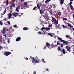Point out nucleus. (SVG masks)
I'll return each instance as SVG.
<instances>
[{"mask_svg":"<svg viewBox=\"0 0 74 74\" xmlns=\"http://www.w3.org/2000/svg\"><path fill=\"white\" fill-rule=\"evenodd\" d=\"M57 38L58 40H59L60 41H61V42H63V43H64V44H68V42H67L66 41L62 40V38H61L58 37Z\"/></svg>","mask_w":74,"mask_h":74,"instance_id":"nucleus-1","label":"nucleus"},{"mask_svg":"<svg viewBox=\"0 0 74 74\" xmlns=\"http://www.w3.org/2000/svg\"><path fill=\"white\" fill-rule=\"evenodd\" d=\"M2 38V36H0V42H1L2 43H3V44H6V41H5V40L4 39L2 38V39L1 40V39Z\"/></svg>","mask_w":74,"mask_h":74,"instance_id":"nucleus-2","label":"nucleus"},{"mask_svg":"<svg viewBox=\"0 0 74 74\" xmlns=\"http://www.w3.org/2000/svg\"><path fill=\"white\" fill-rule=\"evenodd\" d=\"M3 54L4 55H5V56H8V55H10V54H11V53L9 51H5L3 53Z\"/></svg>","mask_w":74,"mask_h":74,"instance_id":"nucleus-3","label":"nucleus"},{"mask_svg":"<svg viewBox=\"0 0 74 74\" xmlns=\"http://www.w3.org/2000/svg\"><path fill=\"white\" fill-rule=\"evenodd\" d=\"M12 15L14 16V17H16L18 15H19V13L18 12H14L12 13Z\"/></svg>","mask_w":74,"mask_h":74,"instance_id":"nucleus-4","label":"nucleus"},{"mask_svg":"<svg viewBox=\"0 0 74 74\" xmlns=\"http://www.w3.org/2000/svg\"><path fill=\"white\" fill-rule=\"evenodd\" d=\"M65 48H66V49L67 51H69V52H70L71 51V50H70V48H71V47H69V46H66V47H65Z\"/></svg>","mask_w":74,"mask_h":74,"instance_id":"nucleus-5","label":"nucleus"},{"mask_svg":"<svg viewBox=\"0 0 74 74\" xmlns=\"http://www.w3.org/2000/svg\"><path fill=\"white\" fill-rule=\"evenodd\" d=\"M12 15V14H11V13H9L8 14V19H10L11 18H12L13 17H11Z\"/></svg>","mask_w":74,"mask_h":74,"instance_id":"nucleus-6","label":"nucleus"},{"mask_svg":"<svg viewBox=\"0 0 74 74\" xmlns=\"http://www.w3.org/2000/svg\"><path fill=\"white\" fill-rule=\"evenodd\" d=\"M20 7H21V6H19L16 8V11H17V12H19V9H20Z\"/></svg>","mask_w":74,"mask_h":74,"instance_id":"nucleus-7","label":"nucleus"},{"mask_svg":"<svg viewBox=\"0 0 74 74\" xmlns=\"http://www.w3.org/2000/svg\"><path fill=\"white\" fill-rule=\"evenodd\" d=\"M46 44L47 47H48V48H49V49H51V47H50V44H49V43L47 42L46 43Z\"/></svg>","mask_w":74,"mask_h":74,"instance_id":"nucleus-8","label":"nucleus"},{"mask_svg":"<svg viewBox=\"0 0 74 74\" xmlns=\"http://www.w3.org/2000/svg\"><path fill=\"white\" fill-rule=\"evenodd\" d=\"M1 32L2 33L4 34V33L5 32V28L4 27H3V29H2L1 30Z\"/></svg>","mask_w":74,"mask_h":74,"instance_id":"nucleus-9","label":"nucleus"},{"mask_svg":"<svg viewBox=\"0 0 74 74\" xmlns=\"http://www.w3.org/2000/svg\"><path fill=\"white\" fill-rule=\"evenodd\" d=\"M33 59H34V60H35V62H36V63H39V62H40V60H37L36 58H34V57H33Z\"/></svg>","mask_w":74,"mask_h":74,"instance_id":"nucleus-10","label":"nucleus"},{"mask_svg":"<svg viewBox=\"0 0 74 74\" xmlns=\"http://www.w3.org/2000/svg\"><path fill=\"white\" fill-rule=\"evenodd\" d=\"M15 7V3H13L11 5L10 7V8H14Z\"/></svg>","mask_w":74,"mask_h":74,"instance_id":"nucleus-11","label":"nucleus"},{"mask_svg":"<svg viewBox=\"0 0 74 74\" xmlns=\"http://www.w3.org/2000/svg\"><path fill=\"white\" fill-rule=\"evenodd\" d=\"M67 24L68 25V26H69V27H70L71 28H73V26L71 25L70 23H67Z\"/></svg>","mask_w":74,"mask_h":74,"instance_id":"nucleus-12","label":"nucleus"},{"mask_svg":"<svg viewBox=\"0 0 74 74\" xmlns=\"http://www.w3.org/2000/svg\"><path fill=\"white\" fill-rule=\"evenodd\" d=\"M6 12H7V10L5 9L4 10V11H3V13H1V15H4V14H5Z\"/></svg>","mask_w":74,"mask_h":74,"instance_id":"nucleus-13","label":"nucleus"},{"mask_svg":"<svg viewBox=\"0 0 74 74\" xmlns=\"http://www.w3.org/2000/svg\"><path fill=\"white\" fill-rule=\"evenodd\" d=\"M21 40V37H18L16 39V41H20Z\"/></svg>","mask_w":74,"mask_h":74,"instance_id":"nucleus-14","label":"nucleus"},{"mask_svg":"<svg viewBox=\"0 0 74 74\" xmlns=\"http://www.w3.org/2000/svg\"><path fill=\"white\" fill-rule=\"evenodd\" d=\"M60 4L62 5V4H63V3H64V0H60Z\"/></svg>","mask_w":74,"mask_h":74,"instance_id":"nucleus-15","label":"nucleus"},{"mask_svg":"<svg viewBox=\"0 0 74 74\" xmlns=\"http://www.w3.org/2000/svg\"><path fill=\"white\" fill-rule=\"evenodd\" d=\"M62 49V52L63 53V54H66V51H65V50L64 49Z\"/></svg>","mask_w":74,"mask_h":74,"instance_id":"nucleus-16","label":"nucleus"},{"mask_svg":"<svg viewBox=\"0 0 74 74\" xmlns=\"http://www.w3.org/2000/svg\"><path fill=\"white\" fill-rule=\"evenodd\" d=\"M51 48H53V47H57V45H53V44H52L51 45Z\"/></svg>","mask_w":74,"mask_h":74,"instance_id":"nucleus-17","label":"nucleus"},{"mask_svg":"<svg viewBox=\"0 0 74 74\" xmlns=\"http://www.w3.org/2000/svg\"><path fill=\"white\" fill-rule=\"evenodd\" d=\"M51 21H52V22H53L54 23H55L56 24H58V20H57L56 21H52V20Z\"/></svg>","mask_w":74,"mask_h":74,"instance_id":"nucleus-18","label":"nucleus"},{"mask_svg":"<svg viewBox=\"0 0 74 74\" xmlns=\"http://www.w3.org/2000/svg\"><path fill=\"white\" fill-rule=\"evenodd\" d=\"M51 21H52V22H53L54 23H55L56 24H58V20H57L56 21H52V20Z\"/></svg>","mask_w":74,"mask_h":74,"instance_id":"nucleus-19","label":"nucleus"},{"mask_svg":"<svg viewBox=\"0 0 74 74\" xmlns=\"http://www.w3.org/2000/svg\"><path fill=\"white\" fill-rule=\"evenodd\" d=\"M58 51H60L61 52H62V49H61L59 47L58 48Z\"/></svg>","mask_w":74,"mask_h":74,"instance_id":"nucleus-20","label":"nucleus"},{"mask_svg":"<svg viewBox=\"0 0 74 74\" xmlns=\"http://www.w3.org/2000/svg\"><path fill=\"white\" fill-rule=\"evenodd\" d=\"M51 17L52 18V19L53 21L54 22H55V21L56 22V21H57V20H56V19L53 18V17H52V16H51Z\"/></svg>","mask_w":74,"mask_h":74,"instance_id":"nucleus-21","label":"nucleus"},{"mask_svg":"<svg viewBox=\"0 0 74 74\" xmlns=\"http://www.w3.org/2000/svg\"><path fill=\"white\" fill-rule=\"evenodd\" d=\"M51 29V28L49 27H46L45 28V30H49Z\"/></svg>","mask_w":74,"mask_h":74,"instance_id":"nucleus-22","label":"nucleus"},{"mask_svg":"<svg viewBox=\"0 0 74 74\" xmlns=\"http://www.w3.org/2000/svg\"><path fill=\"white\" fill-rule=\"evenodd\" d=\"M49 12L50 15H52V13H53V12H52V10H50V11H49Z\"/></svg>","mask_w":74,"mask_h":74,"instance_id":"nucleus-23","label":"nucleus"},{"mask_svg":"<svg viewBox=\"0 0 74 74\" xmlns=\"http://www.w3.org/2000/svg\"><path fill=\"white\" fill-rule=\"evenodd\" d=\"M40 12L41 15H42V14H44V12H42V11H41V10H40Z\"/></svg>","mask_w":74,"mask_h":74,"instance_id":"nucleus-24","label":"nucleus"},{"mask_svg":"<svg viewBox=\"0 0 74 74\" xmlns=\"http://www.w3.org/2000/svg\"><path fill=\"white\" fill-rule=\"evenodd\" d=\"M42 34H47V32L45 31H43Z\"/></svg>","mask_w":74,"mask_h":74,"instance_id":"nucleus-25","label":"nucleus"},{"mask_svg":"<svg viewBox=\"0 0 74 74\" xmlns=\"http://www.w3.org/2000/svg\"><path fill=\"white\" fill-rule=\"evenodd\" d=\"M23 4L25 5H26V6L27 5V2H24Z\"/></svg>","mask_w":74,"mask_h":74,"instance_id":"nucleus-26","label":"nucleus"},{"mask_svg":"<svg viewBox=\"0 0 74 74\" xmlns=\"http://www.w3.org/2000/svg\"><path fill=\"white\" fill-rule=\"evenodd\" d=\"M66 38H70V36H69V35H66Z\"/></svg>","mask_w":74,"mask_h":74,"instance_id":"nucleus-27","label":"nucleus"},{"mask_svg":"<svg viewBox=\"0 0 74 74\" xmlns=\"http://www.w3.org/2000/svg\"><path fill=\"white\" fill-rule=\"evenodd\" d=\"M21 9H23V8H25V6L23 5L21 6Z\"/></svg>","mask_w":74,"mask_h":74,"instance_id":"nucleus-28","label":"nucleus"},{"mask_svg":"<svg viewBox=\"0 0 74 74\" xmlns=\"http://www.w3.org/2000/svg\"><path fill=\"white\" fill-rule=\"evenodd\" d=\"M8 0H6V5H8Z\"/></svg>","mask_w":74,"mask_h":74,"instance_id":"nucleus-29","label":"nucleus"},{"mask_svg":"<svg viewBox=\"0 0 74 74\" xmlns=\"http://www.w3.org/2000/svg\"><path fill=\"white\" fill-rule=\"evenodd\" d=\"M23 30H27V28L26 27H24L23 28Z\"/></svg>","mask_w":74,"mask_h":74,"instance_id":"nucleus-30","label":"nucleus"},{"mask_svg":"<svg viewBox=\"0 0 74 74\" xmlns=\"http://www.w3.org/2000/svg\"><path fill=\"white\" fill-rule=\"evenodd\" d=\"M50 0H46L45 2V3H48V2H49L50 1Z\"/></svg>","mask_w":74,"mask_h":74,"instance_id":"nucleus-31","label":"nucleus"},{"mask_svg":"<svg viewBox=\"0 0 74 74\" xmlns=\"http://www.w3.org/2000/svg\"><path fill=\"white\" fill-rule=\"evenodd\" d=\"M38 34H40V35H41V34H42V33L41 32H38Z\"/></svg>","mask_w":74,"mask_h":74,"instance_id":"nucleus-32","label":"nucleus"},{"mask_svg":"<svg viewBox=\"0 0 74 74\" xmlns=\"http://www.w3.org/2000/svg\"><path fill=\"white\" fill-rule=\"evenodd\" d=\"M37 8V6H36L33 9V10H37V9H36V8Z\"/></svg>","mask_w":74,"mask_h":74,"instance_id":"nucleus-33","label":"nucleus"},{"mask_svg":"<svg viewBox=\"0 0 74 74\" xmlns=\"http://www.w3.org/2000/svg\"><path fill=\"white\" fill-rule=\"evenodd\" d=\"M62 26H63V27L64 28H67V27H66L65 25H62Z\"/></svg>","mask_w":74,"mask_h":74,"instance_id":"nucleus-34","label":"nucleus"},{"mask_svg":"<svg viewBox=\"0 0 74 74\" xmlns=\"http://www.w3.org/2000/svg\"><path fill=\"white\" fill-rule=\"evenodd\" d=\"M37 7L38 8V9H39L40 8V5H39V4H38L37 5Z\"/></svg>","mask_w":74,"mask_h":74,"instance_id":"nucleus-35","label":"nucleus"},{"mask_svg":"<svg viewBox=\"0 0 74 74\" xmlns=\"http://www.w3.org/2000/svg\"><path fill=\"white\" fill-rule=\"evenodd\" d=\"M14 27L15 28H18V27L16 25H14Z\"/></svg>","mask_w":74,"mask_h":74,"instance_id":"nucleus-36","label":"nucleus"},{"mask_svg":"<svg viewBox=\"0 0 74 74\" xmlns=\"http://www.w3.org/2000/svg\"><path fill=\"white\" fill-rule=\"evenodd\" d=\"M58 15H61V12H58Z\"/></svg>","mask_w":74,"mask_h":74,"instance_id":"nucleus-37","label":"nucleus"},{"mask_svg":"<svg viewBox=\"0 0 74 74\" xmlns=\"http://www.w3.org/2000/svg\"><path fill=\"white\" fill-rule=\"evenodd\" d=\"M0 24L1 25H3V22L0 20Z\"/></svg>","mask_w":74,"mask_h":74,"instance_id":"nucleus-38","label":"nucleus"},{"mask_svg":"<svg viewBox=\"0 0 74 74\" xmlns=\"http://www.w3.org/2000/svg\"><path fill=\"white\" fill-rule=\"evenodd\" d=\"M48 35H49V36H51V37H52V35L51 34L49 33H48Z\"/></svg>","mask_w":74,"mask_h":74,"instance_id":"nucleus-39","label":"nucleus"},{"mask_svg":"<svg viewBox=\"0 0 74 74\" xmlns=\"http://www.w3.org/2000/svg\"><path fill=\"white\" fill-rule=\"evenodd\" d=\"M67 18H63V20H64V21H66V20H67Z\"/></svg>","mask_w":74,"mask_h":74,"instance_id":"nucleus-40","label":"nucleus"},{"mask_svg":"<svg viewBox=\"0 0 74 74\" xmlns=\"http://www.w3.org/2000/svg\"><path fill=\"white\" fill-rule=\"evenodd\" d=\"M7 22H8V25H10V22L8 21H7Z\"/></svg>","mask_w":74,"mask_h":74,"instance_id":"nucleus-41","label":"nucleus"},{"mask_svg":"<svg viewBox=\"0 0 74 74\" xmlns=\"http://www.w3.org/2000/svg\"><path fill=\"white\" fill-rule=\"evenodd\" d=\"M44 29H45V27H43L41 29V30H44Z\"/></svg>","mask_w":74,"mask_h":74,"instance_id":"nucleus-42","label":"nucleus"},{"mask_svg":"<svg viewBox=\"0 0 74 74\" xmlns=\"http://www.w3.org/2000/svg\"><path fill=\"white\" fill-rule=\"evenodd\" d=\"M36 28V29H35L37 31V30H39V28H38L37 27Z\"/></svg>","mask_w":74,"mask_h":74,"instance_id":"nucleus-43","label":"nucleus"},{"mask_svg":"<svg viewBox=\"0 0 74 74\" xmlns=\"http://www.w3.org/2000/svg\"><path fill=\"white\" fill-rule=\"evenodd\" d=\"M70 6L71 8V9H73V6L72 5H71V6Z\"/></svg>","mask_w":74,"mask_h":74,"instance_id":"nucleus-44","label":"nucleus"},{"mask_svg":"<svg viewBox=\"0 0 74 74\" xmlns=\"http://www.w3.org/2000/svg\"><path fill=\"white\" fill-rule=\"evenodd\" d=\"M57 45H59L60 44V43L58 42H57Z\"/></svg>","mask_w":74,"mask_h":74,"instance_id":"nucleus-45","label":"nucleus"},{"mask_svg":"<svg viewBox=\"0 0 74 74\" xmlns=\"http://www.w3.org/2000/svg\"><path fill=\"white\" fill-rule=\"evenodd\" d=\"M42 60H43V61L44 62V63H46V62H45V61H44V59H42Z\"/></svg>","mask_w":74,"mask_h":74,"instance_id":"nucleus-46","label":"nucleus"},{"mask_svg":"<svg viewBox=\"0 0 74 74\" xmlns=\"http://www.w3.org/2000/svg\"><path fill=\"white\" fill-rule=\"evenodd\" d=\"M0 49H3V47L1 46H0Z\"/></svg>","mask_w":74,"mask_h":74,"instance_id":"nucleus-47","label":"nucleus"},{"mask_svg":"<svg viewBox=\"0 0 74 74\" xmlns=\"http://www.w3.org/2000/svg\"><path fill=\"white\" fill-rule=\"evenodd\" d=\"M3 36L5 37H7V35L5 34H4L3 35Z\"/></svg>","mask_w":74,"mask_h":74,"instance_id":"nucleus-48","label":"nucleus"},{"mask_svg":"<svg viewBox=\"0 0 74 74\" xmlns=\"http://www.w3.org/2000/svg\"><path fill=\"white\" fill-rule=\"evenodd\" d=\"M3 21H7V18H5L4 19H3Z\"/></svg>","mask_w":74,"mask_h":74,"instance_id":"nucleus-49","label":"nucleus"},{"mask_svg":"<svg viewBox=\"0 0 74 74\" xmlns=\"http://www.w3.org/2000/svg\"><path fill=\"white\" fill-rule=\"evenodd\" d=\"M71 4H72V2H70L69 3V4L70 6L71 5Z\"/></svg>","mask_w":74,"mask_h":74,"instance_id":"nucleus-50","label":"nucleus"},{"mask_svg":"<svg viewBox=\"0 0 74 74\" xmlns=\"http://www.w3.org/2000/svg\"><path fill=\"white\" fill-rule=\"evenodd\" d=\"M61 46L62 47H63V44H61Z\"/></svg>","mask_w":74,"mask_h":74,"instance_id":"nucleus-51","label":"nucleus"},{"mask_svg":"<svg viewBox=\"0 0 74 74\" xmlns=\"http://www.w3.org/2000/svg\"><path fill=\"white\" fill-rule=\"evenodd\" d=\"M36 62V61L35 60V61L32 60V63H33L34 62Z\"/></svg>","mask_w":74,"mask_h":74,"instance_id":"nucleus-52","label":"nucleus"},{"mask_svg":"<svg viewBox=\"0 0 74 74\" xmlns=\"http://www.w3.org/2000/svg\"><path fill=\"white\" fill-rule=\"evenodd\" d=\"M8 29H5V31L6 32H7V31H8Z\"/></svg>","mask_w":74,"mask_h":74,"instance_id":"nucleus-53","label":"nucleus"},{"mask_svg":"<svg viewBox=\"0 0 74 74\" xmlns=\"http://www.w3.org/2000/svg\"><path fill=\"white\" fill-rule=\"evenodd\" d=\"M33 74H36V71H35L34 72Z\"/></svg>","mask_w":74,"mask_h":74,"instance_id":"nucleus-54","label":"nucleus"},{"mask_svg":"<svg viewBox=\"0 0 74 74\" xmlns=\"http://www.w3.org/2000/svg\"><path fill=\"white\" fill-rule=\"evenodd\" d=\"M48 27H52V25H49L48 26Z\"/></svg>","mask_w":74,"mask_h":74,"instance_id":"nucleus-55","label":"nucleus"},{"mask_svg":"<svg viewBox=\"0 0 74 74\" xmlns=\"http://www.w3.org/2000/svg\"><path fill=\"white\" fill-rule=\"evenodd\" d=\"M43 17L45 19H46V18H47V17H45V16H43Z\"/></svg>","mask_w":74,"mask_h":74,"instance_id":"nucleus-56","label":"nucleus"},{"mask_svg":"<svg viewBox=\"0 0 74 74\" xmlns=\"http://www.w3.org/2000/svg\"><path fill=\"white\" fill-rule=\"evenodd\" d=\"M53 13H54V14H56V11H54Z\"/></svg>","mask_w":74,"mask_h":74,"instance_id":"nucleus-57","label":"nucleus"},{"mask_svg":"<svg viewBox=\"0 0 74 74\" xmlns=\"http://www.w3.org/2000/svg\"><path fill=\"white\" fill-rule=\"evenodd\" d=\"M14 1H12V3H14Z\"/></svg>","mask_w":74,"mask_h":74,"instance_id":"nucleus-58","label":"nucleus"},{"mask_svg":"<svg viewBox=\"0 0 74 74\" xmlns=\"http://www.w3.org/2000/svg\"><path fill=\"white\" fill-rule=\"evenodd\" d=\"M46 71H49V69H46Z\"/></svg>","mask_w":74,"mask_h":74,"instance_id":"nucleus-59","label":"nucleus"},{"mask_svg":"<svg viewBox=\"0 0 74 74\" xmlns=\"http://www.w3.org/2000/svg\"><path fill=\"white\" fill-rule=\"evenodd\" d=\"M44 49H46V47H45L43 48Z\"/></svg>","mask_w":74,"mask_h":74,"instance_id":"nucleus-60","label":"nucleus"},{"mask_svg":"<svg viewBox=\"0 0 74 74\" xmlns=\"http://www.w3.org/2000/svg\"><path fill=\"white\" fill-rule=\"evenodd\" d=\"M33 64H36V62H34V63H33Z\"/></svg>","mask_w":74,"mask_h":74,"instance_id":"nucleus-61","label":"nucleus"},{"mask_svg":"<svg viewBox=\"0 0 74 74\" xmlns=\"http://www.w3.org/2000/svg\"><path fill=\"white\" fill-rule=\"evenodd\" d=\"M53 15L54 16H56V14H53Z\"/></svg>","mask_w":74,"mask_h":74,"instance_id":"nucleus-62","label":"nucleus"},{"mask_svg":"<svg viewBox=\"0 0 74 74\" xmlns=\"http://www.w3.org/2000/svg\"><path fill=\"white\" fill-rule=\"evenodd\" d=\"M29 59H30V60H32V58H29Z\"/></svg>","mask_w":74,"mask_h":74,"instance_id":"nucleus-63","label":"nucleus"},{"mask_svg":"<svg viewBox=\"0 0 74 74\" xmlns=\"http://www.w3.org/2000/svg\"><path fill=\"white\" fill-rule=\"evenodd\" d=\"M8 43H10V41L8 40Z\"/></svg>","mask_w":74,"mask_h":74,"instance_id":"nucleus-64","label":"nucleus"}]
</instances>
